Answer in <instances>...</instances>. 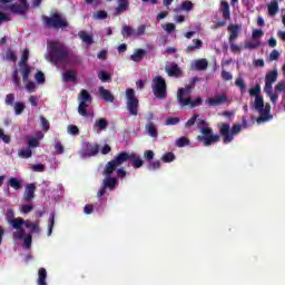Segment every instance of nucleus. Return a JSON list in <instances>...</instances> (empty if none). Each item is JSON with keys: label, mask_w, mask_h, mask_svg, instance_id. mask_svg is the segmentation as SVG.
Wrapping results in <instances>:
<instances>
[{"label": "nucleus", "mask_w": 285, "mask_h": 285, "mask_svg": "<svg viewBox=\"0 0 285 285\" xmlns=\"http://www.w3.org/2000/svg\"><path fill=\"white\" fill-rule=\"evenodd\" d=\"M96 155H99V145H90L88 142L81 150V157H95Z\"/></svg>", "instance_id": "ddd939ff"}, {"label": "nucleus", "mask_w": 285, "mask_h": 285, "mask_svg": "<svg viewBox=\"0 0 285 285\" xmlns=\"http://www.w3.org/2000/svg\"><path fill=\"white\" fill-rule=\"evenodd\" d=\"M257 112H259V117L257 118V124H264V121H268L273 116H271V106H264L263 100V107L261 109H255Z\"/></svg>", "instance_id": "f8f14e48"}, {"label": "nucleus", "mask_w": 285, "mask_h": 285, "mask_svg": "<svg viewBox=\"0 0 285 285\" xmlns=\"http://www.w3.org/2000/svg\"><path fill=\"white\" fill-rule=\"evenodd\" d=\"M45 28L53 30H66L68 28V19L60 12H55L50 17L42 16Z\"/></svg>", "instance_id": "7ed1b4c3"}, {"label": "nucleus", "mask_w": 285, "mask_h": 285, "mask_svg": "<svg viewBox=\"0 0 285 285\" xmlns=\"http://www.w3.org/2000/svg\"><path fill=\"white\" fill-rule=\"evenodd\" d=\"M107 178H105L102 180V186L107 189L109 188V190H115V187L119 184V180H117V178L112 177V175L110 176H106Z\"/></svg>", "instance_id": "6ab92c4d"}, {"label": "nucleus", "mask_w": 285, "mask_h": 285, "mask_svg": "<svg viewBox=\"0 0 285 285\" xmlns=\"http://www.w3.org/2000/svg\"><path fill=\"white\" fill-rule=\"evenodd\" d=\"M165 71L167 72L168 77H175L176 79L183 77L184 71L179 68V65L176 62H171L170 65H166Z\"/></svg>", "instance_id": "9b49d317"}, {"label": "nucleus", "mask_w": 285, "mask_h": 285, "mask_svg": "<svg viewBox=\"0 0 285 285\" xmlns=\"http://www.w3.org/2000/svg\"><path fill=\"white\" fill-rule=\"evenodd\" d=\"M29 102L33 108H37L39 106V97L38 96H30L29 97Z\"/></svg>", "instance_id": "69168bd1"}, {"label": "nucleus", "mask_w": 285, "mask_h": 285, "mask_svg": "<svg viewBox=\"0 0 285 285\" xmlns=\"http://www.w3.org/2000/svg\"><path fill=\"white\" fill-rule=\"evenodd\" d=\"M6 106H14V94H8L4 99Z\"/></svg>", "instance_id": "3c124183"}, {"label": "nucleus", "mask_w": 285, "mask_h": 285, "mask_svg": "<svg viewBox=\"0 0 285 285\" xmlns=\"http://www.w3.org/2000/svg\"><path fill=\"white\" fill-rule=\"evenodd\" d=\"M57 155H63L66 147H63V145L61 144V141L57 140L55 146H53Z\"/></svg>", "instance_id": "de8ad7c7"}, {"label": "nucleus", "mask_w": 285, "mask_h": 285, "mask_svg": "<svg viewBox=\"0 0 285 285\" xmlns=\"http://www.w3.org/2000/svg\"><path fill=\"white\" fill-rule=\"evenodd\" d=\"M67 130L69 135H79V127L77 125H69Z\"/></svg>", "instance_id": "4d7b16f0"}, {"label": "nucleus", "mask_w": 285, "mask_h": 285, "mask_svg": "<svg viewBox=\"0 0 285 285\" xmlns=\"http://www.w3.org/2000/svg\"><path fill=\"white\" fill-rule=\"evenodd\" d=\"M126 161H131V166L135 169L141 168V166H144L142 159L139 156H137V154L120 151L118 155L114 157V159H111L105 165L102 175H105V177H110V175H112V173H115L117 168H119V166L126 164Z\"/></svg>", "instance_id": "f03ea898"}, {"label": "nucleus", "mask_w": 285, "mask_h": 285, "mask_svg": "<svg viewBox=\"0 0 285 285\" xmlns=\"http://www.w3.org/2000/svg\"><path fill=\"white\" fill-rule=\"evenodd\" d=\"M28 147L29 148H39V139H37V138L29 139Z\"/></svg>", "instance_id": "052dcab7"}, {"label": "nucleus", "mask_w": 285, "mask_h": 285, "mask_svg": "<svg viewBox=\"0 0 285 285\" xmlns=\"http://www.w3.org/2000/svg\"><path fill=\"white\" fill-rule=\"evenodd\" d=\"M199 119L198 114H194L193 117L186 122V128L193 127V125Z\"/></svg>", "instance_id": "13d9d810"}, {"label": "nucleus", "mask_w": 285, "mask_h": 285, "mask_svg": "<svg viewBox=\"0 0 285 285\" xmlns=\"http://www.w3.org/2000/svg\"><path fill=\"white\" fill-rule=\"evenodd\" d=\"M146 131L149 137H153L154 139H157L159 137V132L157 131V126H155V122L149 121L146 126Z\"/></svg>", "instance_id": "412c9836"}, {"label": "nucleus", "mask_w": 285, "mask_h": 285, "mask_svg": "<svg viewBox=\"0 0 285 285\" xmlns=\"http://www.w3.org/2000/svg\"><path fill=\"white\" fill-rule=\"evenodd\" d=\"M99 92H100L101 99H104L105 101H110L111 104L112 101H115V96H112L110 90L104 87H99Z\"/></svg>", "instance_id": "a878e982"}, {"label": "nucleus", "mask_w": 285, "mask_h": 285, "mask_svg": "<svg viewBox=\"0 0 285 285\" xmlns=\"http://www.w3.org/2000/svg\"><path fill=\"white\" fill-rule=\"evenodd\" d=\"M21 73H22V81L23 83H28V80L30 79V73L32 72V69L29 65H19Z\"/></svg>", "instance_id": "4be33fe9"}, {"label": "nucleus", "mask_w": 285, "mask_h": 285, "mask_svg": "<svg viewBox=\"0 0 285 285\" xmlns=\"http://www.w3.org/2000/svg\"><path fill=\"white\" fill-rule=\"evenodd\" d=\"M18 156L21 157V159H30V157H32V149H20Z\"/></svg>", "instance_id": "4c0bfd02"}, {"label": "nucleus", "mask_w": 285, "mask_h": 285, "mask_svg": "<svg viewBox=\"0 0 285 285\" xmlns=\"http://www.w3.org/2000/svg\"><path fill=\"white\" fill-rule=\"evenodd\" d=\"M30 57V50L26 48L22 52L21 60L19 62V66H28V59Z\"/></svg>", "instance_id": "58836bf2"}, {"label": "nucleus", "mask_w": 285, "mask_h": 285, "mask_svg": "<svg viewBox=\"0 0 285 285\" xmlns=\"http://www.w3.org/2000/svg\"><path fill=\"white\" fill-rule=\"evenodd\" d=\"M151 90L157 99H165L168 96V85L161 76L153 78Z\"/></svg>", "instance_id": "6e6552de"}, {"label": "nucleus", "mask_w": 285, "mask_h": 285, "mask_svg": "<svg viewBox=\"0 0 285 285\" xmlns=\"http://www.w3.org/2000/svg\"><path fill=\"white\" fill-rule=\"evenodd\" d=\"M197 128L200 130V136H197V141L203 144V146H212L215 144V135L213 128L208 127V124L204 119L197 121Z\"/></svg>", "instance_id": "39448f33"}, {"label": "nucleus", "mask_w": 285, "mask_h": 285, "mask_svg": "<svg viewBox=\"0 0 285 285\" xmlns=\"http://www.w3.org/2000/svg\"><path fill=\"white\" fill-rule=\"evenodd\" d=\"M90 104H92V96L88 90L82 89L80 91V102L78 106V115H80V117H90L91 119L95 117V111L87 109Z\"/></svg>", "instance_id": "0eeeda50"}, {"label": "nucleus", "mask_w": 285, "mask_h": 285, "mask_svg": "<svg viewBox=\"0 0 285 285\" xmlns=\"http://www.w3.org/2000/svg\"><path fill=\"white\" fill-rule=\"evenodd\" d=\"M147 168L148 170H159V168H161V161L159 160L149 161Z\"/></svg>", "instance_id": "a18cd8bd"}, {"label": "nucleus", "mask_w": 285, "mask_h": 285, "mask_svg": "<svg viewBox=\"0 0 285 285\" xmlns=\"http://www.w3.org/2000/svg\"><path fill=\"white\" fill-rule=\"evenodd\" d=\"M98 79H100L102 83H106V81H110V79H112V76L106 71H100L98 73Z\"/></svg>", "instance_id": "a19ab883"}, {"label": "nucleus", "mask_w": 285, "mask_h": 285, "mask_svg": "<svg viewBox=\"0 0 285 285\" xmlns=\"http://www.w3.org/2000/svg\"><path fill=\"white\" fill-rule=\"evenodd\" d=\"M235 86L237 88H239L242 92H244V90H246V82H244V78H242V77H238L235 80Z\"/></svg>", "instance_id": "49530a36"}, {"label": "nucleus", "mask_w": 285, "mask_h": 285, "mask_svg": "<svg viewBox=\"0 0 285 285\" xmlns=\"http://www.w3.org/2000/svg\"><path fill=\"white\" fill-rule=\"evenodd\" d=\"M48 278V271H46V268L41 267L38 271V281L37 284L38 285H48V283L46 282V279Z\"/></svg>", "instance_id": "cd10ccee"}, {"label": "nucleus", "mask_w": 285, "mask_h": 285, "mask_svg": "<svg viewBox=\"0 0 285 285\" xmlns=\"http://www.w3.org/2000/svg\"><path fill=\"white\" fill-rule=\"evenodd\" d=\"M10 224L12 228H14L16 230H20L21 226H26V220L21 217H18V218L11 219Z\"/></svg>", "instance_id": "72a5a7b5"}, {"label": "nucleus", "mask_w": 285, "mask_h": 285, "mask_svg": "<svg viewBox=\"0 0 285 285\" xmlns=\"http://www.w3.org/2000/svg\"><path fill=\"white\" fill-rule=\"evenodd\" d=\"M31 170L33 173H43L46 170V166L43 164L32 165Z\"/></svg>", "instance_id": "864d4df0"}, {"label": "nucleus", "mask_w": 285, "mask_h": 285, "mask_svg": "<svg viewBox=\"0 0 285 285\" xmlns=\"http://www.w3.org/2000/svg\"><path fill=\"white\" fill-rule=\"evenodd\" d=\"M264 35V30L262 29H255L253 32H252V38L253 39H261V37Z\"/></svg>", "instance_id": "e2e57ef3"}, {"label": "nucleus", "mask_w": 285, "mask_h": 285, "mask_svg": "<svg viewBox=\"0 0 285 285\" xmlns=\"http://www.w3.org/2000/svg\"><path fill=\"white\" fill-rule=\"evenodd\" d=\"M35 209V205H22L21 206V213H24V214H28V213H31V210Z\"/></svg>", "instance_id": "0e129e2a"}, {"label": "nucleus", "mask_w": 285, "mask_h": 285, "mask_svg": "<svg viewBox=\"0 0 285 285\" xmlns=\"http://www.w3.org/2000/svg\"><path fill=\"white\" fill-rule=\"evenodd\" d=\"M193 43L194 45H189L185 49V52H187V55H190V52H195V50H199L204 46V42L200 39H194Z\"/></svg>", "instance_id": "b1692460"}, {"label": "nucleus", "mask_w": 285, "mask_h": 285, "mask_svg": "<svg viewBox=\"0 0 285 285\" xmlns=\"http://www.w3.org/2000/svg\"><path fill=\"white\" fill-rule=\"evenodd\" d=\"M144 57H146V50L145 49H136V51L130 56L131 61H135L136 63H139L144 60Z\"/></svg>", "instance_id": "393cba45"}, {"label": "nucleus", "mask_w": 285, "mask_h": 285, "mask_svg": "<svg viewBox=\"0 0 285 285\" xmlns=\"http://www.w3.org/2000/svg\"><path fill=\"white\" fill-rule=\"evenodd\" d=\"M121 35H122V37H137L136 30L132 27L128 26V24H126L122 28Z\"/></svg>", "instance_id": "f704fd0d"}, {"label": "nucleus", "mask_w": 285, "mask_h": 285, "mask_svg": "<svg viewBox=\"0 0 285 285\" xmlns=\"http://www.w3.org/2000/svg\"><path fill=\"white\" fill-rule=\"evenodd\" d=\"M8 186L13 188L14 190H21L23 188V186L21 185V180H19V178H14V177H11L8 180Z\"/></svg>", "instance_id": "473e14b6"}, {"label": "nucleus", "mask_w": 285, "mask_h": 285, "mask_svg": "<svg viewBox=\"0 0 285 285\" xmlns=\"http://www.w3.org/2000/svg\"><path fill=\"white\" fill-rule=\"evenodd\" d=\"M179 124V118L177 117H169L166 119V126H177Z\"/></svg>", "instance_id": "6e6d98bb"}, {"label": "nucleus", "mask_w": 285, "mask_h": 285, "mask_svg": "<svg viewBox=\"0 0 285 285\" xmlns=\"http://www.w3.org/2000/svg\"><path fill=\"white\" fill-rule=\"evenodd\" d=\"M269 17H275L277 12H279V2L277 0H272L271 3L267 6Z\"/></svg>", "instance_id": "bb28decb"}, {"label": "nucleus", "mask_w": 285, "mask_h": 285, "mask_svg": "<svg viewBox=\"0 0 285 285\" xmlns=\"http://www.w3.org/2000/svg\"><path fill=\"white\" fill-rule=\"evenodd\" d=\"M161 160L165 164H170V161H175V154L173 151L166 153L163 157Z\"/></svg>", "instance_id": "c03bdc74"}, {"label": "nucleus", "mask_w": 285, "mask_h": 285, "mask_svg": "<svg viewBox=\"0 0 285 285\" xmlns=\"http://www.w3.org/2000/svg\"><path fill=\"white\" fill-rule=\"evenodd\" d=\"M12 81L16 88H21V78L19 77V70H14L12 73Z\"/></svg>", "instance_id": "ea45409f"}, {"label": "nucleus", "mask_w": 285, "mask_h": 285, "mask_svg": "<svg viewBox=\"0 0 285 285\" xmlns=\"http://www.w3.org/2000/svg\"><path fill=\"white\" fill-rule=\"evenodd\" d=\"M106 128H108V119L106 118H100L98 120H96L95 125H94V130H106Z\"/></svg>", "instance_id": "7c9ffc66"}, {"label": "nucleus", "mask_w": 285, "mask_h": 285, "mask_svg": "<svg viewBox=\"0 0 285 285\" xmlns=\"http://www.w3.org/2000/svg\"><path fill=\"white\" fill-rule=\"evenodd\" d=\"M217 128H219V135L223 137V144H230L235 139V135L242 132V125L235 124L232 126L228 122H218Z\"/></svg>", "instance_id": "20e7f679"}, {"label": "nucleus", "mask_w": 285, "mask_h": 285, "mask_svg": "<svg viewBox=\"0 0 285 285\" xmlns=\"http://www.w3.org/2000/svg\"><path fill=\"white\" fill-rule=\"evenodd\" d=\"M126 106L129 115L137 117L139 115V98L135 95V89H126Z\"/></svg>", "instance_id": "1a4fd4ad"}, {"label": "nucleus", "mask_w": 285, "mask_h": 285, "mask_svg": "<svg viewBox=\"0 0 285 285\" xmlns=\"http://www.w3.org/2000/svg\"><path fill=\"white\" fill-rule=\"evenodd\" d=\"M7 59H9V61H17V53H14V51H12V50H8Z\"/></svg>", "instance_id": "774afa93"}, {"label": "nucleus", "mask_w": 285, "mask_h": 285, "mask_svg": "<svg viewBox=\"0 0 285 285\" xmlns=\"http://www.w3.org/2000/svg\"><path fill=\"white\" fill-rule=\"evenodd\" d=\"M249 97H255L254 108L255 110L262 109L264 106V97H262V86L256 85L249 89Z\"/></svg>", "instance_id": "9d476101"}, {"label": "nucleus", "mask_w": 285, "mask_h": 285, "mask_svg": "<svg viewBox=\"0 0 285 285\" xmlns=\"http://www.w3.org/2000/svg\"><path fill=\"white\" fill-rule=\"evenodd\" d=\"M208 68V60L206 59H198L191 65V70H206Z\"/></svg>", "instance_id": "5701e85b"}, {"label": "nucleus", "mask_w": 285, "mask_h": 285, "mask_svg": "<svg viewBox=\"0 0 285 285\" xmlns=\"http://www.w3.org/2000/svg\"><path fill=\"white\" fill-rule=\"evenodd\" d=\"M284 90H285V82L284 81L277 82V85L275 86V92H284Z\"/></svg>", "instance_id": "338daca9"}, {"label": "nucleus", "mask_w": 285, "mask_h": 285, "mask_svg": "<svg viewBox=\"0 0 285 285\" xmlns=\"http://www.w3.org/2000/svg\"><path fill=\"white\" fill-rule=\"evenodd\" d=\"M277 59H279V51H277V50L274 49V50L269 53L268 61H277Z\"/></svg>", "instance_id": "680f3d73"}, {"label": "nucleus", "mask_w": 285, "mask_h": 285, "mask_svg": "<svg viewBox=\"0 0 285 285\" xmlns=\"http://www.w3.org/2000/svg\"><path fill=\"white\" fill-rule=\"evenodd\" d=\"M36 190H37V185L28 184L26 186V190H24V194H23L24 202H32Z\"/></svg>", "instance_id": "a211bd4d"}, {"label": "nucleus", "mask_w": 285, "mask_h": 285, "mask_svg": "<svg viewBox=\"0 0 285 285\" xmlns=\"http://www.w3.org/2000/svg\"><path fill=\"white\" fill-rule=\"evenodd\" d=\"M78 37L83 41V43H87V46H92V43H95L92 36L88 35L87 31H79Z\"/></svg>", "instance_id": "c85d7f7f"}, {"label": "nucleus", "mask_w": 285, "mask_h": 285, "mask_svg": "<svg viewBox=\"0 0 285 285\" xmlns=\"http://www.w3.org/2000/svg\"><path fill=\"white\" fill-rule=\"evenodd\" d=\"M26 83V90L28 92H35L37 90V85L30 80H28Z\"/></svg>", "instance_id": "603ef678"}, {"label": "nucleus", "mask_w": 285, "mask_h": 285, "mask_svg": "<svg viewBox=\"0 0 285 285\" xmlns=\"http://www.w3.org/2000/svg\"><path fill=\"white\" fill-rule=\"evenodd\" d=\"M191 90H193V85H188L185 88L178 89L177 101L180 104L181 107L190 106V108H197V106H202L204 101L202 97H197L195 100H193L190 97L184 98L190 95Z\"/></svg>", "instance_id": "423d86ee"}, {"label": "nucleus", "mask_w": 285, "mask_h": 285, "mask_svg": "<svg viewBox=\"0 0 285 285\" xmlns=\"http://www.w3.org/2000/svg\"><path fill=\"white\" fill-rule=\"evenodd\" d=\"M95 19H108V12L100 10L94 14Z\"/></svg>", "instance_id": "bf43d9fd"}, {"label": "nucleus", "mask_w": 285, "mask_h": 285, "mask_svg": "<svg viewBox=\"0 0 285 285\" xmlns=\"http://www.w3.org/2000/svg\"><path fill=\"white\" fill-rule=\"evenodd\" d=\"M219 12L225 21H230V4L226 0H222L219 4Z\"/></svg>", "instance_id": "2eb2a0df"}, {"label": "nucleus", "mask_w": 285, "mask_h": 285, "mask_svg": "<svg viewBox=\"0 0 285 285\" xmlns=\"http://www.w3.org/2000/svg\"><path fill=\"white\" fill-rule=\"evenodd\" d=\"M14 115H23V110H26V102L17 101L13 104Z\"/></svg>", "instance_id": "e433bc0d"}, {"label": "nucleus", "mask_w": 285, "mask_h": 285, "mask_svg": "<svg viewBox=\"0 0 285 285\" xmlns=\"http://www.w3.org/2000/svg\"><path fill=\"white\" fill-rule=\"evenodd\" d=\"M277 77H279L277 69H273L266 73L265 81L269 83H275L277 81Z\"/></svg>", "instance_id": "2f4dec72"}, {"label": "nucleus", "mask_w": 285, "mask_h": 285, "mask_svg": "<svg viewBox=\"0 0 285 285\" xmlns=\"http://www.w3.org/2000/svg\"><path fill=\"white\" fill-rule=\"evenodd\" d=\"M45 59L55 66H68V63H81V58L70 53V49L63 42L52 40L47 45Z\"/></svg>", "instance_id": "f257e3e1"}, {"label": "nucleus", "mask_w": 285, "mask_h": 285, "mask_svg": "<svg viewBox=\"0 0 285 285\" xmlns=\"http://www.w3.org/2000/svg\"><path fill=\"white\" fill-rule=\"evenodd\" d=\"M62 81L65 83H75V81H77V72L72 69L67 70L62 73Z\"/></svg>", "instance_id": "aec40b11"}, {"label": "nucleus", "mask_w": 285, "mask_h": 285, "mask_svg": "<svg viewBox=\"0 0 285 285\" xmlns=\"http://www.w3.org/2000/svg\"><path fill=\"white\" fill-rule=\"evenodd\" d=\"M30 9V4H21V3H13L9 7L10 12L12 14H26L28 10Z\"/></svg>", "instance_id": "4468645a"}, {"label": "nucleus", "mask_w": 285, "mask_h": 285, "mask_svg": "<svg viewBox=\"0 0 285 285\" xmlns=\"http://www.w3.org/2000/svg\"><path fill=\"white\" fill-rule=\"evenodd\" d=\"M190 144V140L187 137H180L176 141V146L178 148H184L185 146H188Z\"/></svg>", "instance_id": "79ce46f5"}, {"label": "nucleus", "mask_w": 285, "mask_h": 285, "mask_svg": "<svg viewBox=\"0 0 285 285\" xmlns=\"http://www.w3.org/2000/svg\"><path fill=\"white\" fill-rule=\"evenodd\" d=\"M52 228H55V213L50 214L49 222H48V237L52 235Z\"/></svg>", "instance_id": "37998d69"}, {"label": "nucleus", "mask_w": 285, "mask_h": 285, "mask_svg": "<svg viewBox=\"0 0 285 285\" xmlns=\"http://www.w3.org/2000/svg\"><path fill=\"white\" fill-rule=\"evenodd\" d=\"M26 228H28L29 230H31V233H37L39 234L41 232V228L39 227V223H32L30 220H26L24 224Z\"/></svg>", "instance_id": "c9c22d12"}, {"label": "nucleus", "mask_w": 285, "mask_h": 285, "mask_svg": "<svg viewBox=\"0 0 285 285\" xmlns=\"http://www.w3.org/2000/svg\"><path fill=\"white\" fill-rule=\"evenodd\" d=\"M226 104H230V100L226 94L215 96V106H224Z\"/></svg>", "instance_id": "c756f323"}, {"label": "nucleus", "mask_w": 285, "mask_h": 285, "mask_svg": "<svg viewBox=\"0 0 285 285\" xmlns=\"http://www.w3.org/2000/svg\"><path fill=\"white\" fill-rule=\"evenodd\" d=\"M37 83H46V75L43 71H38L35 76Z\"/></svg>", "instance_id": "09e8293b"}, {"label": "nucleus", "mask_w": 285, "mask_h": 285, "mask_svg": "<svg viewBox=\"0 0 285 285\" xmlns=\"http://www.w3.org/2000/svg\"><path fill=\"white\" fill-rule=\"evenodd\" d=\"M227 30L229 32L228 41L233 42V41H235V39H237V37H239L242 26H239V24H229L227 27Z\"/></svg>", "instance_id": "dca6fc26"}, {"label": "nucleus", "mask_w": 285, "mask_h": 285, "mask_svg": "<svg viewBox=\"0 0 285 285\" xmlns=\"http://www.w3.org/2000/svg\"><path fill=\"white\" fill-rule=\"evenodd\" d=\"M193 8H194V4L191 1L186 0L181 3V10H185L186 12H190Z\"/></svg>", "instance_id": "8fccbe9b"}, {"label": "nucleus", "mask_w": 285, "mask_h": 285, "mask_svg": "<svg viewBox=\"0 0 285 285\" xmlns=\"http://www.w3.org/2000/svg\"><path fill=\"white\" fill-rule=\"evenodd\" d=\"M40 120L42 125V130H45V132H48L50 130V121H48V119H46L43 116L40 117Z\"/></svg>", "instance_id": "5fc2aeb1"}, {"label": "nucleus", "mask_w": 285, "mask_h": 285, "mask_svg": "<svg viewBox=\"0 0 285 285\" xmlns=\"http://www.w3.org/2000/svg\"><path fill=\"white\" fill-rule=\"evenodd\" d=\"M107 1H112V0H107ZM118 1V7L115 9V14L116 17H119V14H124L126 10H128L130 6V0H117Z\"/></svg>", "instance_id": "f3484780"}]
</instances>
